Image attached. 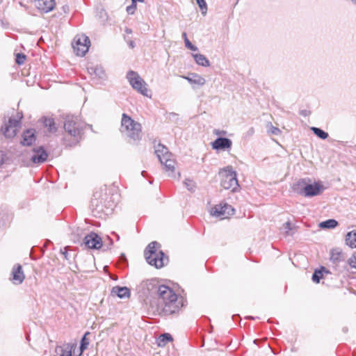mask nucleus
I'll list each match as a JSON object with an SVG mask.
<instances>
[{
  "label": "nucleus",
  "instance_id": "1",
  "mask_svg": "<svg viewBox=\"0 0 356 356\" xmlns=\"http://www.w3.org/2000/svg\"><path fill=\"white\" fill-rule=\"evenodd\" d=\"M138 292L145 298L156 296L158 303L150 302L154 312L165 316L175 314L184 306L183 297H178L168 286L159 285L156 280L143 281L138 286Z\"/></svg>",
  "mask_w": 356,
  "mask_h": 356
},
{
  "label": "nucleus",
  "instance_id": "2",
  "mask_svg": "<svg viewBox=\"0 0 356 356\" xmlns=\"http://www.w3.org/2000/svg\"><path fill=\"white\" fill-rule=\"evenodd\" d=\"M309 179H301L293 186V189L298 194L305 197H313L320 195L325 187L321 182H314L310 184Z\"/></svg>",
  "mask_w": 356,
  "mask_h": 356
},
{
  "label": "nucleus",
  "instance_id": "3",
  "mask_svg": "<svg viewBox=\"0 0 356 356\" xmlns=\"http://www.w3.org/2000/svg\"><path fill=\"white\" fill-rule=\"evenodd\" d=\"M141 124L127 114L123 113L121 120L120 131L127 137L137 140L141 138Z\"/></svg>",
  "mask_w": 356,
  "mask_h": 356
},
{
  "label": "nucleus",
  "instance_id": "4",
  "mask_svg": "<svg viewBox=\"0 0 356 356\" xmlns=\"http://www.w3.org/2000/svg\"><path fill=\"white\" fill-rule=\"evenodd\" d=\"M159 246V243L154 241L150 243L145 250L146 261L156 268H160L165 264L164 253L161 250L158 251Z\"/></svg>",
  "mask_w": 356,
  "mask_h": 356
},
{
  "label": "nucleus",
  "instance_id": "5",
  "mask_svg": "<svg viewBox=\"0 0 356 356\" xmlns=\"http://www.w3.org/2000/svg\"><path fill=\"white\" fill-rule=\"evenodd\" d=\"M155 154L161 163L164 165V169L168 173V176L173 177L175 161L172 159V155L168 152V148L161 144H159L155 147Z\"/></svg>",
  "mask_w": 356,
  "mask_h": 356
},
{
  "label": "nucleus",
  "instance_id": "6",
  "mask_svg": "<svg viewBox=\"0 0 356 356\" xmlns=\"http://www.w3.org/2000/svg\"><path fill=\"white\" fill-rule=\"evenodd\" d=\"M219 174L221 177V186L225 189L236 192L239 188L236 172L232 166L224 168Z\"/></svg>",
  "mask_w": 356,
  "mask_h": 356
},
{
  "label": "nucleus",
  "instance_id": "7",
  "mask_svg": "<svg viewBox=\"0 0 356 356\" xmlns=\"http://www.w3.org/2000/svg\"><path fill=\"white\" fill-rule=\"evenodd\" d=\"M83 123L81 120L75 116H67L65 124L64 129L65 131L75 140L81 138L83 130Z\"/></svg>",
  "mask_w": 356,
  "mask_h": 356
},
{
  "label": "nucleus",
  "instance_id": "8",
  "mask_svg": "<svg viewBox=\"0 0 356 356\" xmlns=\"http://www.w3.org/2000/svg\"><path fill=\"white\" fill-rule=\"evenodd\" d=\"M127 78L132 88L144 96L148 97L147 83L140 76L134 71L127 72Z\"/></svg>",
  "mask_w": 356,
  "mask_h": 356
},
{
  "label": "nucleus",
  "instance_id": "9",
  "mask_svg": "<svg viewBox=\"0 0 356 356\" xmlns=\"http://www.w3.org/2000/svg\"><path fill=\"white\" fill-rule=\"evenodd\" d=\"M90 40L86 35H77L74 38L72 43L74 53L77 56H83L88 51L90 47Z\"/></svg>",
  "mask_w": 356,
  "mask_h": 356
},
{
  "label": "nucleus",
  "instance_id": "10",
  "mask_svg": "<svg viewBox=\"0 0 356 356\" xmlns=\"http://www.w3.org/2000/svg\"><path fill=\"white\" fill-rule=\"evenodd\" d=\"M234 212V209L231 205L224 203L216 205L211 209V213L215 217L225 219L233 215Z\"/></svg>",
  "mask_w": 356,
  "mask_h": 356
},
{
  "label": "nucleus",
  "instance_id": "11",
  "mask_svg": "<svg viewBox=\"0 0 356 356\" xmlns=\"http://www.w3.org/2000/svg\"><path fill=\"white\" fill-rule=\"evenodd\" d=\"M22 118V115L19 116L17 119L10 118L8 124H5L2 127L1 131L6 138H13L16 135Z\"/></svg>",
  "mask_w": 356,
  "mask_h": 356
},
{
  "label": "nucleus",
  "instance_id": "12",
  "mask_svg": "<svg viewBox=\"0 0 356 356\" xmlns=\"http://www.w3.org/2000/svg\"><path fill=\"white\" fill-rule=\"evenodd\" d=\"M84 243L88 248L91 249H99L102 246V238L94 232H91L85 236Z\"/></svg>",
  "mask_w": 356,
  "mask_h": 356
},
{
  "label": "nucleus",
  "instance_id": "13",
  "mask_svg": "<svg viewBox=\"0 0 356 356\" xmlns=\"http://www.w3.org/2000/svg\"><path fill=\"white\" fill-rule=\"evenodd\" d=\"M48 154L42 147L34 148L33 149V155L31 160L35 164H41L47 161Z\"/></svg>",
  "mask_w": 356,
  "mask_h": 356
},
{
  "label": "nucleus",
  "instance_id": "14",
  "mask_svg": "<svg viewBox=\"0 0 356 356\" xmlns=\"http://www.w3.org/2000/svg\"><path fill=\"white\" fill-rule=\"evenodd\" d=\"M76 345L73 343H66L60 346H57L55 348V355L54 356H72V351Z\"/></svg>",
  "mask_w": 356,
  "mask_h": 356
},
{
  "label": "nucleus",
  "instance_id": "15",
  "mask_svg": "<svg viewBox=\"0 0 356 356\" xmlns=\"http://www.w3.org/2000/svg\"><path fill=\"white\" fill-rule=\"evenodd\" d=\"M35 5L41 13H47L54 8L56 3L54 0H36Z\"/></svg>",
  "mask_w": 356,
  "mask_h": 356
},
{
  "label": "nucleus",
  "instance_id": "16",
  "mask_svg": "<svg viewBox=\"0 0 356 356\" xmlns=\"http://www.w3.org/2000/svg\"><path fill=\"white\" fill-rule=\"evenodd\" d=\"M232 145V140L229 138L223 137H219L216 138L211 143L212 148L216 150L230 149Z\"/></svg>",
  "mask_w": 356,
  "mask_h": 356
},
{
  "label": "nucleus",
  "instance_id": "17",
  "mask_svg": "<svg viewBox=\"0 0 356 356\" xmlns=\"http://www.w3.org/2000/svg\"><path fill=\"white\" fill-rule=\"evenodd\" d=\"M182 78L187 80L192 86H202L206 83L205 79L196 73H192L188 76H183ZM193 87L194 88V86Z\"/></svg>",
  "mask_w": 356,
  "mask_h": 356
},
{
  "label": "nucleus",
  "instance_id": "18",
  "mask_svg": "<svg viewBox=\"0 0 356 356\" xmlns=\"http://www.w3.org/2000/svg\"><path fill=\"white\" fill-rule=\"evenodd\" d=\"M13 280L15 284H21L23 282L25 275L22 270V267L19 264H16L12 270Z\"/></svg>",
  "mask_w": 356,
  "mask_h": 356
},
{
  "label": "nucleus",
  "instance_id": "19",
  "mask_svg": "<svg viewBox=\"0 0 356 356\" xmlns=\"http://www.w3.org/2000/svg\"><path fill=\"white\" fill-rule=\"evenodd\" d=\"M88 72L92 79H103L106 77L105 72L102 66H90L88 67Z\"/></svg>",
  "mask_w": 356,
  "mask_h": 356
},
{
  "label": "nucleus",
  "instance_id": "20",
  "mask_svg": "<svg viewBox=\"0 0 356 356\" xmlns=\"http://www.w3.org/2000/svg\"><path fill=\"white\" fill-rule=\"evenodd\" d=\"M111 294L117 296L120 298H129L130 296V290L126 286H113L111 289Z\"/></svg>",
  "mask_w": 356,
  "mask_h": 356
},
{
  "label": "nucleus",
  "instance_id": "21",
  "mask_svg": "<svg viewBox=\"0 0 356 356\" xmlns=\"http://www.w3.org/2000/svg\"><path fill=\"white\" fill-rule=\"evenodd\" d=\"M35 140V138L33 130L29 129L24 133L22 143L23 145H31Z\"/></svg>",
  "mask_w": 356,
  "mask_h": 356
},
{
  "label": "nucleus",
  "instance_id": "22",
  "mask_svg": "<svg viewBox=\"0 0 356 356\" xmlns=\"http://www.w3.org/2000/svg\"><path fill=\"white\" fill-rule=\"evenodd\" d=\"M193 57L195 61V63L203 67H209L210 65L209 60L206 58V56L201 54H193Z\"/></svg>",
  "mask_w": 356,
  "mask_h": 356
},
{
  "label": "nucleus",
  "instance_id": "23",
  "mask_svg": "<svg viewBox=\"0 0 356 356\" xmlns=\"http://www.w3.org/2000/svg\"><path fill=\"white\" fill-rule=\"evenodd\" d=\"M346 243L352 248H356V231L350 232L346 234Z\"/></svg>",
  "mask_w": 356,
  "mask_h": 356
},
{
  "label": "nucleus",
  "instance_id": "24",
  "mask_svg": "<svg viewBox=\"0 0 356 356\" xmlns=\"http://www.w3.org/2000/svg\"><path fill=\"white\" fill-rule=\"evenodd\" d=\"M172 337L168 333L161 334L158 339L159 346H165L168 342L172 341Z\"/></svg>",
  "mask_w": 356,
  "mask_h": 356
},
{
  "label": "nucleus",
  "instance_id": "25",
  "mask_svg": "<svg viewBox=\"0 0 356 356\" xmlns=\"http://www.w3.org/2000/svg\"><path fill=\"white\" fill-rule=\"evenodd\" d=\"M338 222L334 219H329L325 221L321 222L319 224L320 227L323 229H331L334 228L337 226Z\"/></svg>",
  "mask_w": 356,
  "mask_h": 356
},
{
  "label": "nucleus",
  "instance_id": "26",
  "mask_svg": "<svg viewBox=\"0 0 356 356\" xmlns=\"http://www.w3.org/2000/svg\"><path fill=\"white\" fill-rule=\"evenodd\" d=\"M44 125L48 128L49 132H55L56 127L54 119L50 118H44L43 121Z\"/></svg>",
  "mask_w": 356,
  "mask_h": 356
},
{
  "label": "nucleus",
  "instance_id": "27",
  "mask_svg": "<svg viewBox=\"0 0 356 356\" xmlns=\"http://www.w3.org/2000/svg\"><path fill=\"white\" fill-rule=\"evenodd\" d=\"M342 254L339 250H332L330 253V260L336 264L340 261Z\"/></svg>",
  "mask_w": 356,
  "mask_h": 356
},
{
  "label": "nucleus",
  "instance_id": "28",
  "mask_svg": "<svg viewBox=\"0 0 356 356\" xmlns=\"http://www.w3.org/2000/svg\"><path fill=\"white\" fill-rule=\"evenodd\" d=\"M312 130L318 137L321 139H326L328 137V134L319 128L312 127Z\"/></svg>",
  "mask_w": 356,
  "mask_h": 356
},
{
  "label": "nucleus",
  "instance_id": "29",
  "mask_svg": "<svg viewBox=\"0 0 356 356\" xmlns=\"http://www.w3.org/2000/svg\"><path fill=\"white\" fill-rule=\"evenodd\" d=\"M184 185L189 191L193 192L196 188V184L194 181L186 179L184 181Z\"/></svg>",
  "mask_w": 356,
  "mask_h": 356
},
{
  "label": "nucleus",
  "instance_id": "30",
  "mask_svg": "<svg viewBox=\"0 0 356 356\" xmlns=\"http://www.w3.org/2000/svg\"><path fill=\"white\" fill-rule=\"evenodd\" d=\"M88 334V332L86 333L81 339V346H80V349H81L80 355L82 354V353L88 348V346L89 345V341L86 339V335Z\"/></svg>",
  "mask_w": 356,
  "mask_h": 356
},
{
  "label": "nucleus",
  "instance_id": "31",
  "mask_svg": "<svg viewBox=\"0 0 356 356\" xmlns=\"http://www.w3.org/2000/svg\"><path fill=\"white\" fill-rule=\"evenodd\" d=\"M197 3L198 4L200 8L202 10V15H205L207 10V6L205 0H196Z\"/></svg>",
  "mask_w": 356,
  "mask_h": 356
},
{
  "label": "nucleus",
  "instance_id": "32",
  "mask_svg": "<svg viewBox=\"0 0 356 356\" xmlns=\"http://www.w3.org/2000/svg\"><path fill=\"white\" fill-rule=\"evenodd\" d=\"M267 127H268V131L271 134L279 135L281 132V131L278 128L273 127L271 123L268 124Z\"/></svg>",
  "mask_w": 356,
  "mask_h": 356
},
{
  "label": "nucleus",
  "instance_id": "33",
  "mask_svg": "<svg viewBox=\"0 0 356 356\" xmlns=\"http://www.w3.org/2000/svg\"><path fill=\"white\" fill-rule=\"evenodd\" d=\"M185 46L186 48L189 49L191 51H196L198 50V48L193 45L190 41L188 39V38H186V40H185Z\"/></svg>",
  "mask_w": 356,
  "mask_h": 356
},
{
  "label": "nucleus",
  "instance_id": "34",
  "mask_svg": "<svg viewBox=\"0 0 356 356\" xmlns=\"http://www.w3.org/2000/svg\"><path fill=\"white\" fill-rule=\"evenodd\" d=\"M323 274L321 271L316 270L312 275V280L316 283H318L320 280L322 278Z\"/></svg>",
  "mask_w": 356,
  "mask_h": 356
},
{
  "label": "nucleus",
  "instance_id": "35",
  "mask_svg": "<svg viewBox=\"0 0 356 356\" xmlns=\"http://www.w3.org/2000/svg\"><path fill=\"white\" fill-rule=\"evenodd\" d=\"M26 60V56L23 54H17L16 56V63L18 65H22Z\"/></svg>",
  "mask_w": 356,
  "mask_h": 356
},
{
  "label": "nucleus",
  "instance_id": "36",
  "mask_svg": "<svg viewBox=\"0 0 356 356\" xmlns=\"http://www.w3.org/2000/svg\"><path fill=\"white\" fill-rule=\"evenodd\" d=\"M349 265L354 268H356V254H353L348 259Z\"/></svg>",
  "mask_w": 356,
  "mask_h": 356
},
{
  "label": "nucleus",
  "instance_id": "37",
  "mask_svg": "<svg viewBox=\"0 0 356 356\" xmlns=\"http://www.w3.org/2000/svg\"><path fill=\"white\" fill-rule=\"evenodd\" d=\"M213 134L217 136H225L227 134V131L224 130L215 129L213 131Z\"/></svg>",
  "mask_w": 356,
  "mask_h": 356
},
{
  "label": "nucleus",
  "instance_id": "38",
  "mask_svg": "<svg viewBox=\"0 0 356 356\" xmlns=\"http://www.w3.org/2000/svg\"><path fill=\"white\" fill-rule=\"evenodd\" d=\"M284 228L286 229V233L289 235L290 230L291 229V223L289 222H286L284 224Z\"/></svg>",
  "mask_w": 356,
  "mask_h": 356
},
{
  "label": "nucleus",
  "instance_id": "39",
  "mask_svg": "<svg viewBox=\"0 0 356 356\" xmlns=\"http://www.w3.org/2000/svg\"><path fill=\"white\" fill-rule=\"evenodd\" d=\"M6 159V154L3 152L0 151V166L4 163Z\"/></svg>",
  "mask_w": 356,
  "mask_h": 356
},
{
  "label": "nucleus",
  "instance_id": "40",
  "mask_svg": "<svg viewBox=\"0 0 356 356\" xmlns=\"http://www.w3.org/2000/svg\"><path fill=\"white\" fill-rule=\"evenodd\" d=\"M127 43L130 48L133 49L135 47V43L133 40H127Z\"/></svg>",
  "mask_w": 356,
  "mask_h": 356
},
{
  "label": "nucleus",
  "instance_id": "41",
  "mask_svg": "<svg viewBox=\"0 0 356 356\" xmlns=\"http://www.w3.org/2000/svg\"><path fill=\"white\" fill-rule=\"evenodd\" d=\"M134 8H132V7H131V6H128V7L127 8V11L129 13H131V14H132V13H134Z\"/></svg>",
  "mask_w": 356,
  "mask_h": 356
},
{
  "label": "nucleus",
  "instance_id": "42",
  "mask_svg": "<svg viewBox=\"0 0 356 356\" xmlns=\"http://www.w3.org/2000/svg\"><path fill=\"white\" fill-rule=\"evenodd\" d=\"M94 197H95V199H98V198H100V197H101V196L99 195V193H98V192H95V193H94Z\"/></svg>",
  "mask_w": 356,
  "mask_h": 356
},
{
  "label": "nucleus",
  "instance_id": "43",
  "mask_svg": "<svg viewBox=\"0 0 356 356\" xmlns=\"http://www.w3.org/2000/svg\"><path fill=\"white\" fill-rule=\"evenodd\" d=\"M125 32H126L127 33H128V34H131V33H132V31H131V29H129V28H127V29H125Z\"/></svg>",
  "mask_w": 356,
  "mask_h": 356
},
{
  "label": "nucleus",
  "instance_id": "44",
  "mask_svg": "<svg viewBox=\"0 0 356 356\" xmlns=\"http://www.w3.org/2000/svg\"><path fill=\"white\" fill-rule=\"evenodd\" d=\"M182 37H183L184 40H186V38H187V34H186V32H184V33H182Z\"/></svg>",
  "mask_w": 356,
  "mask_h": 356
},
{
  "label": "nucleus",
  "instance_id": "45",
  "mask_svg": "<svg viewBox=\"0 0 356 356\" xmlns=\"http://www.w3.org/2000/svg\"><path fill=\"white\" fill-rule=\"evenodd\" d=\"M248 132L250 133V135L253 134L254 129L253 128H250Z\"/></svg>",
  "mask_w": 356,
  "mask_h": 356
},
{
  "label": "nucleus",
  "instance_id": "46",
  "mask_svg": "<svg viewBox=\"0 0 356 356\" xmlns=\"http://www.w3.org/2000/svg\"><path fill=\"white\" fill-rule=\"evenodd\" d=\"M144 0H132L133 3L136 1L143 2Z\"/></svg>",
  "mask_w": 356,
  "mask_h": 356
},
{
  "label": "nucleus",
  "instance_id": "47",
  "mask_svg": "<svg viewBox=\"0 0 356 356\" xmlns=\"http://www.w3.org/2000/svg\"><path fill=\"white\" fill-rule=\"evenodd\" d=\"M353 3L356 4V0H350Z\"/></svg>",
  "mask_w": 356,
  "mask_h": 356
},
{
  "label": "nucleus",
  "instance_id": "48",
  "mask_svg": "<svg viewBox=\"0 0 356 356\" xmlns=\"http://www.w3.org/2000/svg\"><path fill=\"white\" fill-rule=\"evenodd\" d=\"M108 240L110 241V243H111H111H112V241H111V239H110V238H109V237H108Z\"/></svg>",
  "mask_w": 356,
  "mask_h": 356
},
{
  "label": "nucleus",
  "instance_id": "49",
  "mask_svg": "<svg viewBox=\"0 0 356 356\" xmlns=\"http://www.w3.org/2000/svg\"><path fill=\"white\" fill-rule=\"evenodd\" d=\"M248 318H250V319H254V318L252 316H248L247 317Z\"/></svg>",
  "mask_w": 356,
  "mask_h": 356
}]
</instances>
